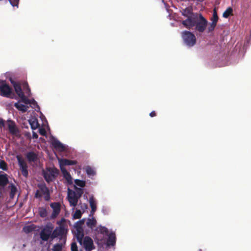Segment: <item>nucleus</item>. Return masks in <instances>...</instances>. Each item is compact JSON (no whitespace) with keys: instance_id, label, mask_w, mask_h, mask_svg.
I'll list each match as a JSON object with an SVG mask.
<instances>
[{"instance_id":"6e6d98bb","label":"nucleus","mask_w":251,"mask_h":251,"mask_svg":"<svg viewBox=\"0 0 251 251\" xmlns=\"http://www.w3.org/2000/svg\"><path fill=\"white\" fill-rule=\"evenodd\" d=\"M199 251H202L201 249H200Z\"/></svg>"},{"instance_id":"c85d7f7f","label":"nucleus","mask_w":251,"mask_h":251,"mask_svg":"<svg viewBox=\"0 0 251 251\" xmlns=\"http://www.w3.org/2000/svg\"><path fill=\"white\" fill-rule=\"evenodd\" d=\"M38 212L40 216L42 218H45L48 215L47 209L45 207H39L38 209Z\"/></svg>"},{"instance_id":"603ef678","label":"nucleus","mask_w":251,"mask_h":251,"mask_svg":"<svg viewBox=\"0 0 251 251\" xmlns=\"http://www.w3.org/2000/svg\"><path fill=\"white\" fill-rule=\"evenodd\" d=\"M32 137H33V139H37L38 137V134L36 132H33V133H32Z\"/></svg>"},{"instance_id":"f3484780","label":"nucleus","mask_w":251,"mask_h":251,"mask_svg":"<svg viewBox=\"0 0 251 251\" xmlns=\"http://www.w3.org/2000/svg\"><path fill=\"white\" fill-rule=\"evenodd\" d=\"M116 244V236L115 234L113 232L110 233L108 235V237L107 240L106 245L107 246H113Z\"/></svg>"},{"instance_id":"412c9836","label":"nucleus","mask_w":251,"mask_h":251,"mask_svg":"<svg viewBox=\"0 0 251 251\" xmlns=\"http://www.w3.org/2000/svg\"><path fill=\"white\" fill-rule=\"evenodd\" d=\"M14 106L19 111H22V112H25L27 111L28 106L25 105L23 104H21L19 102H16L14 104Z\"/></svg>"},{"instance_id":"a19ab883","label":"nucleus","mask_w":251,"mask_h":251,"mask_svg":"<svg viewBox=\"0 0 251 251\" xmlns=\"http://www.w3.org/2000/svg\"><path fill=\"white\" fill-rule=\"evenodd\" d=\"M217 23L212 22L208 28L209 32H212L214 30Z\"/></svg>"},{"instance_id":"2f4dec72","label":"nucleus","mask_w":251,"mask_h":251,"mask_svg":"<svg viewBox=\"0 0 251 251\" xmlns=\"http://www.w3.org/2000/svg\"><path fill=\"white\" fill-rule=\"evenodd\" d=\"M23 89H24L25 93L28 96H30L31 94L30 89L27 82H24L23 84Z\"/></svg>"},{"instance_id":"6e6552de","label":"nucleus","mask_w":251,"mask_h":251,"mask_svg":"<svg viewBox=\"0 0 251 251\" xmlns=\"http://www.w3.org/2000/svg\"><path fill=\"white\" fill-rule=\"evenodd\" d=\"M53 227L51 226H46L40 233V237L42 240L47 241L50 238L51 239V233Z\"/></svg>"},{"instance_id":"4c0bfd02","label":"nucleus","mask_w":251,"mask_h":251,"mask_svg":"<svg viewBox=\"0 0 251 251\" xmlns=\"http://www.w3.org/2000/svg\"><path fill=\"white\" fill-rule=\"evenodd\" d=\"M82 216V212L80 210H76L73 215V218L75 219H79Z\"/></svg>"},{"instance_id":"aec40b11","label":"nucleus","mask_w":251,"mask_h":251,"mask_svg":"<svg viewBox=\"0 0 251 251\" xmlns=\"http://www.w3.org/2000/svg\"><path fill=\"white\" fill-rule=\"evenodd\" d=\"M89 203L91 208V210L90 212L91 215H93L97 209L96 202L93 197H91L89 198Z\"/></svg>"},{"instance_id":"bb28decb","label":"nucleus","mask_w":251,"mask_h":251,"mask_svg":"<svg viewBox=\"0 0 251 251\" xmlns=\"http://www.w3.org/2000/svg\"><path fill=\"white\" fill-rule=\"evenodd\" d=\"M8 187L10 189V198L13 199L17 192V188L13 183H11Z\"/></svg>"},{"instance_id":"a211bd4d","label":"nucleus","mask_w":251,"mask_h":251,"mask_svg":"<svg viewBox=\"0 0 251 251\" xmlns=\"http://www.w3.org/2000/svg\"><path fill=\"white\" fill-rule=\"evenodd\" d=\"M60 166H70L76 164V160H72L67 159H62L59 161Z\"/></svg>"},{"instance_id":"6ab92c4d","label":"nucleus","mask_w":251,"mask_h":251,"mask_svg":"<svg viewBox=\"0 0 251 251\" xmlns=\"http://www.w3.org/2000/svg\"><path fill=\"white\" fill-rule=\"evenodd\" d=\"M8 127L10 133L14 134L17 132L16 127L15 123L11 120H8Z\"/></svg>"},{"instance_id":"5701e85b","label":"nucleus","mask_w":251,"mask_h":251,"mask_svg":"<svg viewBox=\"0 0 251 251\" xmlns=\"http://www.w3.org/2000/svg\"><path fill=\"white\" fill-rule=\"evenodd\" d=\"M76 238H77V240L78 241V242L80 243V244H82V241H83V237H84V233H83V229H76Z\"/></svg>"},{"instance_id":"a878e982","label":"nucleus","mask_w":251,"mask_h":251,"mask_svg":"<svg viewBox=\"0 0 251 251\" xmlns=\"http://www.w3.org/2000/svg\"><path fill=\"white\" fill-rule=\"evenodd\" d=\"M96 231L102 234L108 235V230L107 228L104 226H101L97 227Z\"/></svg>"},{"instance_id":"9b49d317","label":"nucleus","mask_w":251,"mask_h":251,"mask_svg":"<svg viewBox=\"0 0 251 251\" xmlns=\"http://www.w3.org/2000/svg\"><path fill=\"white\" fill-rule=\"evenodd\" d=\"M83 246L86 251H91L93 250L94 248L93 241L89 236H86L84 238Z\"/></svg>"},{"instance_id":"ea45409f","label":"nucleus","mask_w":251,"mask_h":251,"mask_svg":"<svg viewBox=\"0 0 251 251\" xmlns=\"http://www.w3.org/2000/svg\"><path fill=\"white\" fill-rule=\"evenodd\" d=\"M218 19L219 18L216 10L215 9H214L213 10V17L211 19V21L212 22L217 23Z\"/></svg>"},{"instance_id":"37998d69","label":"nucleus","mask_w":251,"mask_h":251,"mask_svg":"<svg viewBox=\"0 0 251 251\" xmlns=\"http://www.w3.org/2000/svg\"><path fill=\"white\" fill-rule=\"evenodd\" d=\"M12 6H18L19 0H8Z\"/></svg>"},{"instance_id":"49530a36","label":"nucleus","mask_w":251,"mask_h":251,"mask_svg":"<svg viewBox=\"0 0 251 251\" xmlns=\"http://www.w3.org/2000/svg\"><path fill=\"white\" fill-rule=\"evenodd\" d=\"M65 219L64 218H62L60 221H58L57 222V224L60 226H64V223L65 222Z\"/></svg>"},{"instance_id":"72a5a7b5","label":"nucleus","mask_w":251,"mask_h":251,"mask_svg":"<svg viewBox=\"0 0 251 251\" xmlns=\"http://www.w3.org/2000/svg\"><path fill=\"white\" fill-rule=\"evenodd\" d=\"M75 185L80 186L81 187H84L85 186L86 182L85 181L76 179L75 180Z\"/></svg>"},{"instance_id":"c9c22d12","label":"nucleus","mask_w":251,"mask_h":251,"mask_svg":"<svg viewBox=\"0 0 251 251\" xmlns=\"http://www.w3.org/2000/svg\"><path fill=\"white\" fill-rule=\"evenodd\" d=\"M56 229H57L58 234L60 236H63L67 231L64 226H60L59 227H57Z\"/></svg>"},{"instance_id":"f03ea898","label":"nucleus","mask_w":251,"mask_h":251,"mask_svg":"<svg viewBox=\"0 0 251 251\" xmlns=\"http://www.w3.org/2000/svg\"><path fill=\"white\" fill-rule=\"evenodd\" d=\"M59 174V170L55 167L47 168L46 171H43V175L45 180L50 183L55 180Z\"/></svg>"},{"instance_id":"7c9ffc66","label":"nucleus","mask_w":251,"mask_h":251,"mask_svg":"<svg viewBox=\"0 0 251 251\" xmlns=\"http://www.w3.org/2000/svg\"><path fill=\"white\" fill-rule=\"evenodd\" d=\"M86 172L88 175L94 176L96 175L95 170L90 166H88L85 168Z\"/></svg>"},{"instance_id":"c03bdc74","label":"nucleus","mask_w":251,"mask_h":251,"mask_svg":"<svg viewBox=\"0 0 251 251\" xmlns=\"http://www.w3.org/2000/svg\"><path fill=\"white\" fill-rule=\"evenodd\" d=\"M71 251H78L77 246L76 243L73 242L71 244Z\"/></svg>"},{"instance_id":"cd10ccee","label":"nucleus","mask_w":251,"mask_h":251,"mask_svg":"<svg viewBox=\"0 0 251 251\" xmlns=\"http://www.w3.org/2000/svg\"><path fill=\"white\" fill-rule=\"evenodd\" d=\"M74 189L75 191H72V193H75V195L79 199L83 194V189L82 188H78L76 186H74Z\"/></svg>"},{"instance_id":"1a4fd4ad","label":"nucleus","mask_w":251,"mask_h":251,"mask_svg":"<svg viewBox=\"0 0 251 251\" xmlns=\"http://www.w3.org/2000/svg\"><path fill=\"white\" fill-rule=\"evenodd\" d=\"M53 209V212L50 216L51 219H54L59 215L61 210V205L58 202H52L50 204Z\"/></svg>"},{"instance_id":"423d86ee","label":"nucleus","mask_w":251,"mask_h":251,"mask_svg":"<svg viewBox=\"0 0 251 251\" xmlns=\"http://www.w3.org/2000/svg\"><path fill=\"white\" fill-rule=\"evenodd\" d=\"M12 93V89L6 81L0 80V95L9 98Z\"/></svg>"},{"instance_id":"f257e3e1","label":"nucleus","mask_w":251,"mask_h":251,"mask_svg":"<svg viewBox=\"0 0 251 251\" xmlns=\"http://www.w3.org/2000/svg\"><path fill=\"white\" fill-rule=\"evenodd\" d=\"M207 23V20L201 14H198L186 28L190 29L195 26L196 31L202 33L205 30Z\"/></svg>"},{"instance_id":"58836bf2","label":"nucleus","mask_w":251,"mask_h":251,"mask_svg":"<svg viewBox=\"0 0 251 251\" xmlns=\"http://www.w3.org/2000/svg\"><path fill=\"white\" fill-rule=\"evenodd\" d=\"M0 169L4 171H6L7 170V164L4 160H0Z\"/></svg>"},{"instance_id":"4468645a","label":"nucleus","mask_w":251,"mask_h":251,"mask_svg":"<svg viewBox=\"0 0 251 251\" xmlns=\"http://www.w3.org/2000/svg\"><path fill=\"white\" fill-rule=\"evenodd\" d=\"M60 170L62 173L63 177L66 180L68 183L69 184H73L72 177L70 173L67 171L66 168H65L64 167H62V166H61Z\"/></svg>"},{"instance_id":"b1692460","label":"nucleus","mask_w":251,"mask_h":251,"mask_svg":"<svg viewBox=\"0 0 251 251\" xmlns=\"http://www.w3.org/2000/svg\"><path fill=\"white\" fill-rule=\"evenodd\" d=\"M36 228V226L34 224L28 225L24 226L23 230L26 233H28L34 231Z\"/></svg>"},{"instance_id":"2eb2a0df","label":"nucleus","mask_w":251,"mask_h":251,"mask_svg":"<svg viewBox=\"0 0 251 251\" xmlns=\"http://www.w3.org/2000/svg\"><path fill=\"white\" fill-rule=\"evenodd\" d=\"M60 170L62 173L63 177L66 180L68 183L69 184H73L72 177L70 173L67 171L66 168H65L64 167H62V166H61Z\"/></svg>"},{"instance_id":"4be33fe9","label":"nucleus","mask_w":251,"mask_h":251,"mask_svg":"<svg viewBox=\"0 0 251 251\" xmlns=\"http://www.w3.org/2000/svg\"><path fill=\"white\" fill-rule=\"evenodd\" d=\"M86 225L89 228L93 229L96 226L97 221L94 218H89L87 220Z\"/></svg>"},{"instance_id":"f8f14e48","label":"nucleus","mask_w":251,"mask_h":251,"mask_svg":"<svg viewBox=\"0 0 251 251\" xmlns=\"http://www.w3.org/2000/svg\"><path fill=\"white\" fill-rule=\"evenodd\" d=\"M25 157L29 163L35 162L39 159L38 154L33 151H28L25 154Z\"/></svg>"},{"instance_id":"0eeeda50","label":"nucleus","mask_w":251,"mask_h":251,"mask_svg":"<svg viewBox=\"0 0 251 251\" xmlns=\"http://www.w3.org/2000/svg\"><path fill=\"white\" fill-rule=\"evenodd\" d=\"M16 158L23 176L27 177L28 176V166L26 161L21 155H17Z\"/></svg>"},{"instance_id":"dca6fc26","label":"nucleus","mask_w":251,"mask_h":251,"mask_svg":"<svg viewBox=\"0 0 251 251\" xmlns=\"http://www.w3.org/2000/svg\"><path fill=\"white\" fill-rule=\"evenodd\" d=\"M9 183L8 176L7 174L0 173V187L3 188Z\"/></svg>"},{"instance_id":"79ce46f5","label":"nucleus","mask_w":251,"mask_h":251,"mask_svg":"<svg viewBox=\"0 0 251 251\" xmlns=\"http://www.w3.org/2000/svg\"><path fill=\"white\" fill-rule=\"evenodd\" d=\"M58 236H60L56 228L51 233V239H53Z\"/></svg>"},{"instance_id":"c756f323","label":"nucleus","mask_w":251,"mask_h":251,"mask_svg":"<svg viewBox=\"0 0 251 251\" xmlns=\"http://www.w3.org/2000/svg\"><path fill=\"white\" fill-rule=\"evenodd\" d=\"M233 9L231 7H228L223 13V16L224 18H227L230 15L232 14Z\"/></svg>"},{"instance_id":"20e7f679","label":"nucleus","mask_w":251,"mask_h":251,"mask_svg":"<svg viewBox=\"0 0 251 251\" xmlns=\"http://www.w3.org/2000/svg\"><path fill=\"white\" fill-rule=\"evenodd\" d=\"M11 82L13 85L16 93L20 98V101L24 102L26 104H29V103H30L31 101L25 95L24 93L22 91L20 84L13 80H11Z\"/></svg>"},{"instance_id":"09e8293b","label":"nucleus","mask_w":251,"mask_h":251,"mask_svg":"<svg viewBox=\"0 0 251 251\" xmlns=\"http://www.w3.org/2000/svg\"><path fill=\"white\" fill-rule=\"evenodd\" d=\"M5 126V123H4V121L1 119V118H0V128H1L3 127H4Z\"/></svg>"},{"instance_id":"f704fd0d","label":"nucleus","mask_w":251,"mask_h":251,"mask_svg":"<svg viewBox=\"0 0 251 251\" xmlns=\"http://www.w3.org/2000/svg\"><path fill=\"white\" fill-rule=\"evenodd\" d=\"M30 125L31 126V127L32 129H37L39 126V123L37 120H33L32 121H29Z\"/></svg>"},{"instance_id":"a18cd8bd","label":"nucleus","mask_w":251,"mask_h":251,"mask_svg":"<svg viewBox=\"0 0 251 251\" xmlns=\"http://www.w3.org/2000/svg\"><path fill=\"white\" fill-rule=\"evenodd\" d=\"M42 194L40 192V190H37L35 194V198L37 199H40L42 198Z\"/></svg>"},{"instance_id":"ddd939ff","label":"nucleus","mask_w":251,"mask_h":251,"mask_svg":"<svg viewBox=\"0 0 251 251\" xmlns=\"http://www.w3.org/2000/svg\"><path fill=\"white\" fill-rule=\"evenodd\" d=\"M68 197L70 205L73 207H75L77 204L79 198L75 195V193H73L72 192H71V190L69 189Z\"/></svg>"},{"instance_id":"e433bc0d","label":"nucleus","mask_w":251,"mask_h":251,"mask_svg":"<svg viewBox=\"0 0 251 251\" xmlns=\"http://www.w3.org/2000/svg\"><path fill=\"white\" fill-rule=\"evenodd\" d=\"M62 245L61 244H56L53 246L52 251H62Z\"/></svg>"},{"instance_id":"8fccbe9b","label":"nucleus","mask_w":251,"mask_h":251,"mask_svg":"<svg viewBox=\"0 0 251 251\" xmlns=\"http://www.w3.org/2000/svg\"><path fill=\"white\" fill-rule=\"evenodd\" d=\"M44 199L46 201H49L50 198V192H49L48 194H46L44 195Z\"/></svg>"},{"instance_id":"864d4df0","label":"nucleus","mask_w":251,"mask_h":251,"mask_svg":"<svg viewBox=\"0 0 251 251\" xmlns=\"http://www.w3.org/2000/svg\"><path fill=\"white\" fill-rule=\"evenodd\" d=\"M30 100L31 101V103L30 104H36V105H37V103L36 102V101L34 100Z\"/></svg>"},{"instance_id":"7ed1b4c3","label":"nucleus","mask_w":251,"mask_h":251,"mask_svg":"<svg viewBox=\"0 0 251 251\" xmlns=\"http://www.w3.org/2000/svg\"><path fill=\"white\" fill-rule=\"evenodd\" d=\"M182 15L186 17L187 19L182 22V24L184 27H187L188 24L191 22L192 20L195 19V17L198 13H194L192 7H188L183 9L181 12Z\"/></svg>"},{"instance_id":"9d476101","label":"nucleus","mask_w":251,"mask_h":251,"mask_svg":"<svg viewBox=\"0 0 251 251\" xmlns=\"http://www.w3.org/2000/svg\"><path fill=\"white\" fill-rule=\"evenodd\" d=\"M51 145L54 149L59 151L62 152L66 150L65 146L57 139L53 138L51 141Z\"/></svg>"},{"instance_id":"3c124183","label":"nucleus","mask_w":251,"mask_h":251,"mask_svg":"<svg viewBox=\"0 0 251 251\" xmlns=\"http://www.w3.org/2000/svg\"><path fill=\"white\" fill-rule=\"evenodd\" d=\"M156 112H155L154 111H151V112L150 113V116L151 117H155V116H156Z\"/></svg>"},{"instance_id":"de8ad7c7","label":"nucleus","mask_w":251,"mask_h":251,"mask_svg":"<svg viewBox=\"0 0 251 251\" xmlns=\"http://www.w3.org/2000/svg\"><path fill=\"white\" fill-rule=\"evenodd\" d=\"M39 133L43 136H45L46 134V131L44 128L39 129Z\"/></svg>"},{"instance_id":"39448f33","label":"nucleus","mask_w":251,"mask_h":251,"mask_svg":"<svg viewBox=\"0 0 251 251\" xmlns=\"http://www.w3.org/2000/svg\"><path fill=\"white\" fill-rule=\"evenodd\" d=\"M184 43L189 47H192L196 43L195 35L189 31H184L181 33Z\"/></svg>"},{"instance_id":"393cba45","label":"nucleus","mask_w":251,"mask_h":251,"mask_svg":"<svg viewBox=\"0 0 251 251\" xmlns=\"http://www.w3.org/2000/svg\"><path fill=\"white\" fill-rule=\"evenodd\" d=\"M38 187L39 188V190H40L42 195H44L46 194H48L49 192V190L45 184H38Z\"/></svg>"},{"instance_id":"5fc2aeb1","label":"nucleus","mask_w":251,"mask_h":251,"mask_svg":"<svg viewBox=\"0 0 251 251\" xmlns=\"http://www.w3.org/2000/svg\"><path fill=\"white\" fill-rule=\"evenodd\" d=\"M84 206L86 208L87 207V205L86 204H84Z\"/></svg>"},{"instance_id":"473e14b6","label":"nucleus","mask_w":251,"mask_h":251,"mask_svg":"<svg viewBox=\"0 0 251 251\" xmlns=\"http://www.w3.org/2000/svg\"><path fill=\"white\" fill-rule=\"evenodd\" d=\"M84 222H85L84 219H82V220H81L77 222L75 224V227L76 229H79V230L83 229L82 226L84 224Z\"/></svg>"}]
</instances>
